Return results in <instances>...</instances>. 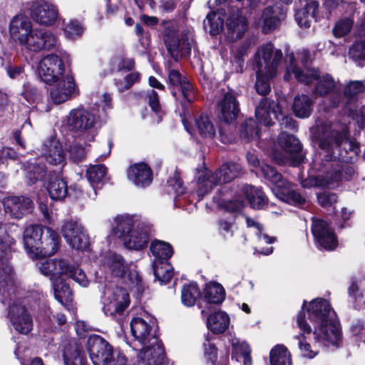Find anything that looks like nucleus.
<instances>
[{"mask_svg": "<svg viewBox=\"0 0 365 365\" xmlns=\"http://www.w3.org/2000/svg\"><path fill=\"white\" fill-rule=\"evenodd\" d=\"M29 9L33 19L41 25L50 26L56 21L58 17V11L56 6L43 0L32 2Z\"/></svg>", "mask_w": 365, "mask_h": 365, "instance_id": "24", "label": "nucleus"}, {"mask_svg": "<svg viewBox=\"0 0 365 365\" xmlns=\"http://www.w3.org/2000/svg\"><path fill=\"white\" fill-rule=\"evenodd\" d=\"M117 235L125 247L139 250L147 246L152 232V226L147 220L122 216L117 218Z\"/></svg>", "mask_w": 365, "mask_h": 365, "instance_id": "4", "label": "nucleus"}, {"mask_svg": "<svg viewBox=\"0 0 365 365\" xmlns=\"http://www.w3.org/2000/svg\"><path fill=\"white\" fill-rule=\"evenodd\" d=\"M292 110L297 117L308 118L313 110V101L307 95H298L294 99Z\"/></svg>", "mask_w": 365, "mask_h": 365, "instance_id": "39", "label": "nucleus"}, {"mask_svg": "<svg viewBox=\"0 0 365 365\" xmlns=\"http://www.w3.org/2000/svg\"><path fill=\"white\" fill-rule=\"evenodd\" d=\"M225 14L224 10H219L217 12H211L207 15L206 20L204 21V28L208 31L210 34L215 36L220 34L223 28L224 19Z\"/></svg>", "mask_w": 365, "mask_h": 365, "instance_id": "43", "label": "nucleus"}, {"mask_svg": "<svg viewBox=\"0 0 365 365\" xmlns=\"http://www.w3.org/2000/svg\"><path fill=\"white\" fill-rule=\"evenodd\" d=\"M87 349L94 365H111L115 359L112 346L99 335H93L88 338Z\"/></svg>", "mask_w": 365, "mask_h": 365, "instance_id": "12", "label": "nucleus"}, {"mask_svg": "<svg viewBox=\"0 0 365 365\" xmlns=\"http://www.w3.org/2000/svg\"><path fill=\"white\" fill-rule=\"evenodd\" d=\"M58 43V38L52 31L42 28H32L21 46L30 51L39 52L53 49Z\"/></svg>", "mask_w": 365, "mask_h": 365, "instance_id": "10", "label": "nucleus"}, {"mask_svg": "<svg viewBox=\"0 0 365 365\" xmlns=\"http://www.w3.org/2000/svg\"><path fill=\"white\" fill-rule=\"evenodd\" d=\"M96 123L95 115L84 109H73L70 111L67 125L70 130L77 132H90L93 133V129Z\"/></svg>", "mask_w": 365, "mask_h": 365, "instance_id": "20", "label": "nucleus"}, {"mask_svg": "<svg viewBox=\"0 0 365 365\" xmlns=\"http://www.w3.org/2000/svg\"><path fill=\"white\" fill-rule=\"evenodd\" d=\"M314 135L319 148L327 153V161L344 160L341 147L346 145L350 147L345 128L339 131L329 123H322L317 125Z\"/></svg>", "mask_w": 365, "mask_h": 365, "instance_id": "5", "label": "nucleus"}, {"mask_svg": "<svg viewBox=\"0 0 365 365\" xmlns=\"http://www.w3.org/2000/svg\"><path fill=\"white\" fill-rule=\"evenodd\" d=\"M61 233L66 242L73 249L85 250L89 246L88 234L82 225L78 222H64L61 226Z\"/></svg>", "mask_w": 365, "mask_h": 365, "instance_id": "16", "label": "nucleus"}, {"mask_svg": "<svg viewBox=\"0 0 365 365\" xmlns=\"http://www.w3.org/2000/svg\"><path fill=\"white\" fill-rule=\"evenodd\" d=\"M297 323L301 332L295 336V338L298 340V347L300 350L301 354L303 357L312 359L319 353L318 347L321 345L328 346L332 344L331 343H319L315 341V344L313 346L307 341L312 336V329L307 323L305 319V314L303 311H300L297 317ZM314 340H316L314 339Z\"/></svg>", "mask_w": 365, "mask_h": 365, "instance_id": "13", "label": "nucleus"}, {"mask_svg": "<svg viewBox=\"0 0 365 365\" xmlns=\"http://www.w3.org/2000/svg\"><path fill=\"white\" fill-rule=\"evenodd\" d=\"M315 80H317L314 90L315 96H324L335 91L336 83L330 75L325 74L322 76L318 75Z\"/></svg>", "mask_w": 365, "mask_h": 365, "instance_id": "49", "label": "nucleus"}, {"mask_svg": "<svg viewBox=\"0 0 365 365\" xmlns=\"http://www.w3.org/2000/svg\"><path fill=\"white\" fill-rule=\"evenodd\" d=\"M227 36L231 41L242 38L248 29V22L238 9H233L225 22Z\"/></svg>", "mask_w": 365, "mask_h": 365, "instance_id": "25", "label": "nucleus"}, {"mask_svg": "<svg viewBox=\"0 0 365 365\" xmlns=\"http://www.w3.org/2000/svg\"><path fill=\"white\" fill-rule=\"evenodd\" d=\"M165 43L170 55L177 59L180 54L188 55L191 51V43L187 36L179 39L175 31H167L165 35Z\"/></svg>", "mask_w": 365, "mask_h": 365, "instance_id": "27", "label": "nucleus"}, {"mask_svg": "<svg viewBox=\"0 0 365 365\" xmlns=\"http://www.w3.org/2000/svg\"><path fill=\"white\" fill-rule=\"evenodd\" d=\"M8 317L14 329L19 333L27 334L33 328V321L24 306L14 303L9 306Z\"/></svg>", "mask_w": 365, "mask_h": 365, "instance_id": "23", "label": "nucleus"}, {"mask_svg": "<svg viewBox=\"0 0 365 365\" xmlns=\"http://www.w3.org/2000/svg\"><path fill=\"white\" fill-rule=\"evenodd\" d=\"M240 171L241 167L235 163H225L215 173L206 170L205 174L198 178L197 190L198 195L203 196L214 186L232 181L238 176Z\"/></svg>", "mask_w": 365, "mask_h": 365, "instance_id": "8", "label": "nucleus"}, {"mask_svg": "<svg viewBox=\"0 0 365 365\" xmlns=\"http://www.w3.org/2000/svg\"><path fill=\"white\" fill-rule=\"evenodd\" d=\"M225 292L222 286L217 282H210L206 285L204 299L207 304H220L222 302Z\"/></svg>", "mask_w": 365, "mask_h": 365, "instance_id": "46", "label": "nucleus"}, {"mask_svg": "<svg viewBox=\"0 0 365 365\" xmlns=\"http://www.w3.org/2000/svg\"><path fill=\"white\" fill-rule=\"evenodd\" d=\"M43 156L51 165H57L63 163L65 153L62 145L56 139L46 141L43 145Z\"/></svg>", "mask_w": 365, "mask_h": 365, "instance_id": "36", "label": "nucleus"}, {"mask_svg": "<svg viewBox=\"0 0 365 365\" xmlns=\"http://www.w3.org/2000/svg\"><path fill=\"white\" fill-rule=\"evenodd\" d=\"M24 244L32 258L54 255L59 245V237L51 228L38 225L27 227L24 232Z\"/></svg>", "mask_w": 365, "mask_h": 365, "instance_id": "3", "label": "nucleus"}, {"mask_svg": "<svg viewBox=\"0 0 365 365\" xmlns=\"http://www.w3.org/2000/svg\"><path fill=\"white\" fill-rule=\"evenodd\" d=\"M14 244V240L6 233L5 229L0 224V262L2 265L5 264L4 270L6 274L3 279H0V301L4 304L9 302L14 294L11 276L12 268L7 264V261L11 257Z\"/></svg>", "mask_w": 365, "mask_h": 365, "instance_id": "7", "label": "nucleus"}, {"mask_svg": "<svg viewBox=\"0 0 365 365\" xmlns=\"http://www.w3.org/2000/svg\"><path fill=\"white\" fill-rule=\"evenodd\" d=\"M301 58L303 68H298L294 63V56L293 53H290L287 56L289 60V65L287 68V71H292L298 81L304 83L305 84H309L314 81L318 76V72L314 68L308 67V63L312 61L311 53L307 50H304L299 54Z\"/></svg>", "mask_w": 365, "mask_h": 365, "instance_id": "17", "label": "nucleus"}, {"mask_svg": "<svg viewBox=\"0 0 365 365\" xmlns=\"http://www.w3.org/2000/svg\"><path fill=\"white\" fill-rule=\"evenodd\" d=\"M143 349L138 354V360L143 365H162L165 351L158 338H151V341L143 344Z\"/></svg>", "mask_w": 365, "mask_h": 365, "instance_id": "18", "label": "nucleus"}, {"mask_svg": "<svg viewBox=\"0 0 365 365\" xmlns=\"http://www.w3.org/2000/svg\"><path fill=\"white\" fill-rule=\"evenodd\" d=\"M246 222L247 227H255L256 229V235L257 236L259 245H263L264 243L272 244L275 241V238L269 237L267 234L262 233V225L254 220L246 217Z\"/></svg>", "mask_w": 365, "mask_h": 365, "instance_id": "58", "label": "nucleus"}, {"mask_svg": "<svg viewBox=\"0 0 365 365\" xmlns=\"http://www.w3.org/2000/svg\"><path fill=\"white\" fill-rule=\"evenodd\" d=\"M76 91V85L71 74H66L56 81L50 91V100L54 104L63 103L71 98Z\"/></svg>", "mask_w": 365, "mask_h": 365, "instance_id": "21", "label": "nucleus"}, {"mask_svg": "<svg viewBox=\"0 0 365 365\" xmlns=\"http://www.w3.org/2000/svg\"><path fill=\"white\" fill-rule=\"evenodd\" d=\"M37 76L46 84L52 85L67 73L61 58L56 54H49L43 57L38 63Z\"/></svg>", "mask_w": 365, "mask_h": 365, "instance_id": "9", "label": "nucleus"}, {"mask_svg": "<svg viewBox=\"0 0 365 365\" xmlns=\"http://www.w3.org/2000/svg\"><path fill=\"white\" fill-rule=\"evenodd\" d=\"M230 342L232 346V354L242 356L251 351L249 345L245 341H240L238 338H232Z\"/></svg>", "mask_w": 365, "mask_h": 365, "instance_id": "63", "label": "nucleus"}, {"mask_svg": "<svg viewBox=\"0 0 365 365\" xmlns=\"http://www.w3.org/2000/svg\"><path fill=\"white\" fill-rule=\"evenodd\" d=\"M286 17V11L278 6H267L252 21L254 26L261 28L262 33L269 34L274 31Z\"/></svg>", "mask_w": 365, "mask_h": 365, "instance_id": "15", "label": "nucleus"}, {"mask_svg": "<svg viewBox=\"0 0 365 365\" xmlns=\"http://www.w3.org/2000/svg\"><path fill=\"white\" fill-rule=\"evenodd\" d=\"M354 24V20L352 16L340 18L335 22L332 28V34L336 38H342L351 32Z\"/></svg>", "mask_w": 365, "mask_h": 365, "instance_id": "54", "label": "nucleus"}, {"mask_svg": "<svg viewBox=\"0 0 365 365\" xmlns=\"http://www.w3.org/2000/svg\"><path fill=\"white\" fill-rule=\"evenodd\" d=\"M200 297V291L197 284L190 283L182 287L181 290V301L185 306H194Z\"/></svg>", "mask_w": 365, "mask_h": 365, "instance_id": "53", "label": "nucleus"}, {"mask_svg": "<svg viewBox=\"0 0 365 365\" xmlns=\"http://www.w3.org/2000/svg\"><path fill=\"white\" fill-rule=\"evenodd\" d=\"M273 192L280 200L301 206L305 202V199L294 190H290V183L286 180L284 186L279 188H273Z\"/></svg>", "mask_w": 365, "mask_h": 365, "instance_id": "38", "label": "nucleus"}, {"mask_svg": "<svg viewBox=\"0 0 365 365\" xmlns=\"http://www.w3.org/2000/svg\"><path fill=\"white\" fill-rule=\"evenodd\" d=\"M128 180L135 186L143 187L149 185L153 180L152 170L150 167L144 163H136L131 165L128 171Z\"/></svg>", "mask_w": 365, "mask_h": 365, "instance_id": "32", "label": "nucleus"}, {"mask_svg": "<svg viewBox=\"0 0 365 365\" xmlns=\"http://www.w3.org/2000/svg\"><path fill=\"white\" fill-rule=\"evenodd\" d=\"M358 35L365 36V12L360 22L358 23ZM349 56L358 66H364L365 64V41L354 42L349 48Z\"/></svg>", "mask_w": 365, "mask_h": 365, "instance_id": "35", "label": "nucleus"}, {"mask_svg": "<svg viewBox=\"0 0 365 365\" xmlns=\"http://www.w3.org/2000/svg\"><path fill=\"white\" fill-rule=\"evenodd\" d=\"M105 264L111 274L118 277H127L132 283L138 284L140 277L136 271L130 270L128 264L123 257L116 253L108 255L105 259Z\"/></svg>", "mask_w": 365, "mask_h": 365, "instance_id": "22", "label": "nucleus"}, {"mask_svg": "<svg viewBox=\"0 0 365 365\" xmlns=\"http://www.w3.org/2000/svg\"><path fill=\"white\" fill-rule=\"evenodd\" d=\"M327 168H331L330 171L326 172L324 175H311L302 181V187H331L335 182L342 180H349L354 172L351 168H346L345 175H343L341 168H332V164L329 163Z\"/></svg>", "mask_w": 365, "mask_h": 365, "instance_id": "11", "label": "nucleus"}, {"mask_svg": "<svg viewBox=\"0 0 365 365\" xmlns=\"http://www.w3.org/2000/svg\"><path fill=\"white\" fill-rule=\"evenodd\" d=\"M220 118L225 123H230L237 117L240 108L236 98L231 93H226L217 103Z\"/></svg>", "mask_w": 365, "mask_h": 365, "instance_id": "30", "label": "nucleus"}, {"mask_svg": "<svg viewBox=\"0 0 365 365\" xmlns=\"http://www.w3.org/2000/svg\"><path fill=\"white\" fill-rule=\"evenodd\" d=\"M6 214L14 219H20L32 211L34 203L29 197H10L4 201Z\"/></svg>", "mask_w": 365, "mask_h": 365, "instance_id": "26", "label": "nucleus"}, {"mask_svg": "<svg viewBox=\"0 0 365 365\" xmlns=\"http://www.w3.org/2000/svg\"><path fill=\"white\" fill-rule=\"evenodd\" d=\"M242 192L254 209H261L267 202L266 195L259 188L247 185L242 187Z\"/></svg>", "mask_w": 365, "mask_h": 365, "instance_id": "41", "label": "nucleus"}, {"mask_svg": "<svg viewBox=\"0 0 365 365\" xmlns=\"http://www.w3.org/2000/svg\"><path fill=\"white\" fill-rule=\"evenodd\" d=\"M33 25L30 19L24 15H16L10 23L9 33L11 38L19 46L29 34Z\"/></svg>", "mask_w": 365, "mask_h": 365, "instance_id": "28", "label": "nucleus"}, {"mask_svg": "<svg viewBox=\"0 0 365 365\" xmlns=\"http://www.w3.org/2000/svg\"><path fill=\"white\" fill-rule=\"evenodd\" d=\"M169 81L175 87H179L183 97L191 103L195 99V91L192 85L177 70H171L169 73Z\"/></svg>", "mask_w": 365, "mask_h": 365, "instance_id": "37", "label": "nucleus"}, {"mask_svg": "<svg viewBox=\"0 0 365 365\" xmlns=\"http://www.w3.org/2000/svg\"><path fill=\"white\" fill-rule=\"evenodd\" d=\"M47 190L51 198L54 200L64 199L68 193V187L66 181L60 178L51 179Z\"/></svg>", "mask_w": 365, "mask_h": 365, "instance_id": "51", "label": "nucleus"}, {"mask_svg": "<svg viewBox=\"0 0 365 365\" xmlns=\"http://www.w3.org/2000/svg\"><path fill=\"white\" fill-rule=\"evenodd\" d=\"M65 34L70 38H76L81 36L83 28L76 20H70L65 24Z\"/></svg>", "mask_w": 365, "mask_h": 365, "instance_id": "60", "label": "nucleus"}, {"mask_svg": "<svg viewBox=\"0 0 365 365\" xmlns=\"http://www.w3.org/2000/svg\"><path fill=\"white\" fill-rule=\"evenodd\" d=\"M54 297L61 304L66 305L73 300V292L64 279H56L53 282Z\"/></svg>", "mask_w": 365, "mask_h": 365, "instance_id": "45", "label": "nucleus"}, {"mask_svg": "<svg viewBox=\"0 0 365 365\" xmlns=\"http://www.w3.org/2000/svg\"><path fill=\"white\" fill-rule=\"evenodd\" d=\"M312 232L318 247L327 250H332L337 246V240L327 222L320 219H313Z\"/></svg>", "mask_w": 365, "mask_h": 365, "instance_id": "19", "label": "nucleus"}, {"mask_svg": "<svg viewBox=\"0 0 365 365\" xmlns=\"http://www.w3.org/2000/svg\"><path fill=\"white\" fill-rule=\"evenodd\" d=\"M278 143L284 153V160L290 159L297 162L302 160L299 154L302 149L301 144L294 135L282 132L278 137Z\"/></svg>", "mask_w": 365, "mask_h": 365, "instance_id": "31", "label": "nucleus"}, {"mask_svg": "<svg viewBox=\"0 0 365 365\" xmlns=\"http://www.w3.org/2000/svg\"><path fill=\"white\" fill-rule=\"evenodd\" d=\"M107 173L106 168L103 165H91L86 171V177L91 183L93 194V196L89 195L90 197L94 198L97 195L96 186L103 182Z\"/></svg>", "mask_w": 365, "mask_h": 365, "instance_id": "47", "label": "nucleus"}, {"mask_svg": "<svg viewBox=\"0 0 365 365\" xmlns=\"http://www.w3.org/2000/svg\"><path fill=\"white\" fill-rule=\"evenodd\" d=\"M278 111H280V106L277 103L263 98L256 107L255 116L259 123L270 126L273 123V118H278Z\"/></svg>", "mask_w": 365, "mask_h": 365, "instance_id": "29", "label": "nucleus"}, {"mask_svg": "<svg viewBox=\"0 0 365 365\" xmlns=\"http://www.w3.org/2000/svg\"><path fill=\"white\" fill-rule=\"evenodd\" d=\"M153 274L156 279L162 283L168 282L173 277V267L168 261L154 259Z\"/></svg>", "mask_w": 365, "mask_h": 365, "instance_id": "50", "label": "nucleus"}, {"mask_svg": "<svg viewBox=\"0 0 365 365\" xmlns=\"http://www.w3.org/2000/svg\"><path fill=\"white\" fill-rule=\"evenodd\" d=\"M185 129L190 133H197L202 138H212L215 135V128L210 118L205 114L197 116L194 120V125L188 128L187 121L182 120Z\"/></svg>", "mask_w": 365, "mask_h": 365, "instance_id": "34", "label": "nucleus"}, {"mask_svg": "<svg viewBox=\"0 0 365 365\" xmlns=\"http://www.w3.org/2000/svg\"><path fill=\"white\" fill-rule=\"evenodd\" d=\"M365 90V86L361 81H356L350 82L346 87L344 96L349 101H351L354 98Z\"/></svg>", "mask_w": 365, "mask_h": 365, "instance_id": "59", "label": "nucleus"}, {"mask_svg": "<svg viewBox=\"0 0 365 365\" xmlns=\"http://www.w3.org/2000/svg\"><path fill=\"white\" fill-rule=\"evenodd\" d=\"M46 168L43 165L37 162H30L26 168V177L30 183H34L37 180H42L46 175Z\"/></svg>", "mask_w": 365, "mask_h": 365, "instance_id": "56", "label": "nucleus"}, {"mask_svg": "<svg viewBox=\"0 0 365 365\" xmlns=\"http://www.w3.org/2000/svg\"><path fill=\"white\" fill-rule=\"evenodd\" d=\"M318 4L316 1L307 3L302 9H298L295 13V20L300 27L309 28L313 19L315 17V13L317 10Z\"/></svg>", "mask_w": 365, "mask_h": 365, "instance_id": "40", "label": "nucleus"}, {"mask_svg": "<svg viewBox=\"0 0 365 365\" xmlns=\"http://www.w3.org/2000/svg\"><path fill=\"white\" fill-rule=\"evenodd\" d=\"M307 313L309 319L318 325V327L314 326V339L319 343L337 344L341 338L339 324L329 302L321 298L312 300L307 307Z\"/></svg>", "mask_w": 365, "mask_h": 365, "instance_id": "1", "label": "nucleus"}, {"mask_svg": "<svg viewBox=\"0 0 365 365\" xmlns=\"http://www.w3.org/2000/svg\"><path fill=\"white\" fill-rule=\"evenodd\" d=\"M337 200L336 194L333 192H323L317 195V202L323 207H332Z\"/></svg>", "mask_w": 365, "mask_h": 365, "instance_id": "62", "label": "nucleus"}, {"mask_svg": "<svg viewBox=\"0 0 365 365\" xmlns=\"http://www.w3.org/2000/svg\"><path fill=\"white\" fill-rule=\"evenodd\" d=\"M21 95L30 104L36 103L40 98L38 89L30 84L24 86V91L21 92Z\"/></svg>", "mask_w": 365, "mask_h": 365, "instance_id": "61", "label": "nucleus"}, {"mask_svg": "<svg viewBox=\"0 0 365 365\" xmlns=\"http://www.w3.org/2000/svg\"><path fill=\"white\" fill-rule=\"evenodd\" d=\"M150 251L155 259L160 261H167L173 255V247L169 243L160 240H155L152 242L150 245Z\"/></svg>", "mask_w": 365, "mask_h": 365, "instance_id": "52", "label": "nucleus"}, {"mask_svg": "<svg viewBox=\"0 0 365 365\" xmlns=\"http://www.w3.org/2000/svg\"><path fill=\"white\" fill-rule=\"evenodd\" d=\"M130 329L133 336L141 344L151 341V338H158L150 324L140 317L133 319Z\"/></svg>", "mask_w": 365, "mask_h": 365, "instance_id": "33", "label": "nucleus"}, {"mask_svg": "<svg viewBox=\"0 0 365 365\" xmlns=\"http://www.w3.org/2000/svg\"><path fill=\"white\" fill-rule=\"evenodd\" d=\"M37 266L42 274L49 277L53 282L56 279H61V276H66L82 287L88 285V279L85 272L79 267L70 264L65 259H46L38 263Z\"/></svg>", "mask_w": 365, "mask_h": 365, "instance_id": "6", "label": "nucleus"}, {"mask_svg": "<svg viewBox=\"0 0 365 365\" xmlns=\"http://www.w3.org/2000/svg\"><path fill=\"white\" fill-rule=\"evenodd\" d=\"M230 318L222 312H217L207 317V327L214 334L223 333L228 327Z\"/></svg>", "mask_w": 365, "mask_h": 365, "instance_id": "42", "label": "nucleus"}, {"mask_svg": "<svg viewBox=\"0 0 365 365\" xmlns=\"http://www.w3.org/2000/svg\"><path fill=\"white\" fill-rule=\"evenodd\" d=\"M260 170L264 178L275 185L274 188L282 187L286 183V180L283 179L282 175L270 165L263 164L260 167Z\"/></svg>", "mask_w": 365, "mask_h": 365, "instance_id": "55", "label": "nucleus"}, {"mask_svg": "<svg viewBox=\"0 0 365 365\" xmlns=\"http://www.w3.org/2000/svg\"><path fill=\"white\" fill-rule=\"evenodd\" d=\"M259 133V128L253 119H247L242 124L240 130V136L242 138L249 141L258 137Z\"/></svg>", "mask_w": 365, "mask_h": 365, "instance_id": "57", "label": "nucleus"}, {"mask_svg": "<svg viewBox=\"0 0 365 365\" xmlns=\"http://www.w3.org/2000/svg\"><path fill=\"white\" fill-rule=\"evenodd\" d=\"M63 359L66 365H84L85 353L81 345L71 344L64 351Z\"/></svg>", "mask_w": 365, "mask_h": 365, "instance_id": "44", "label": "nucleus"}, {"mask_svg": "<svg viewBox=\"0 0 365 365\" xmlns=\"http://www.w3.org/2000/svg\"><path fill=\"white\" fill-rule=\"evenodd\" d=\"M129 295L125 289L115 287L106 288L103 297V310L106 315L120 314L128 307Z\"/></svg>", "mask_w": 365, "mask_h": 365, "instance_id": "14", "label": "nucleus"}, {"mask_svg": "<svg viewBox=\"0 0 365 365\" xmlns=\"http://www.w3.org/2000/svg\"><path fill=\"white\" fill-rule=\"evenodd\" d=\"M205 354L208 360L214 365H227L228 363V355L225 354V357L221 361H217V364L215 363L214 359L216 358V347L214 344H208V347L205 344Z\"/></svg>", "mask_w": 365, "mask_h": 365, "instance_id": "64", "label": "nucleus"}, {"mask_svg": "<svg viewBox=\"0 0 365 365\" xmlns=\"http://www.w3.org/2000/svg\"><path fill=\"white\" fill-rule=\"evenodd\" d=\"M270 365H292L291 354L284 345H277L269 353Z\"/></svg>", "mask_w": 365, "mask_h": 365, "instance_id": "48", "label": "nucleus"}, {"mask_svg": "<svg viewBox=\"0 0 365 365\" xmlns=\"http://www.w3.org/2000/svg\"><path fill=\"white\" fill-rule=\"evenodd\" d=\"M282 58L281 50L275 49L270 42L262 45L257 49L255 53V88L259 94L266 96L270 92L269 80L277 75Z\"/></svg>", "mask_w": 365, "mask_h": 365, "instance_id": "2", "label": "nucleus"}]
</instances>
